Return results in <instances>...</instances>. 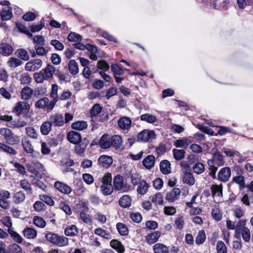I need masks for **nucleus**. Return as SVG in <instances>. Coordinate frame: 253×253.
<instances>
[{
  "label": "nucleus",
  "instance_id": "nucleus-49",
  "mask_svg": "<svg viewBox=\"0 0 253 253\" xmlns=\"http://www.w3.org/2000/svg\"><path fill=\"white\" fill-rule=\"evenodd\" d=\"M102 109V108L100 106L99 104H95L92 107L90 111V117L92 118L93 117L96 116L101 112Z\"/></svg>",
  "mask_w": 253,
  "mask_h": 253
},
{
  "label": "nucleus",
  "instance_id": "nucleus-15",
  "mask_svg": "<svg viewBox=\"0 0 253 253\" xmlns=\"http://www.w3.org/2000/svg\"><path fill=\"white\" fill-rule=\"evenodd\" d=\"M182 181L190 186H192L195 184V179L191 172L185 170L182 176Z\"/></svg>",
  "mask_w": 253,
  "mask_h": 253
},
{
  "label": "nucleus",
  "instance_id": "nucleus-58",
  "mask_svg": "<svg viewBox=\"0 0 253 253\" xmlns=\"http://www.w3.org/2000/svg\"><path fill=\"white\" fill-rule=\"evenodd\" d=\"M22 146L24 151L28 153L32 154L34 152V149L31 143L29 141H25L22 142Z\"/></svg>",
  "mask_w": 253,
  "mask_h": 253
},
{
  "label": "nucleus",
  "instance_id": "nucleus-1",
  "mask_svg": "<svg viewBox=\"0 0 253 253\" xmlns=\"http://www.w3.org/2000/svg\"><path fill=\"white\" fill-rule=\"evenodd\" d=\"M225 163L224 156L219 152H215L212 157V158L208 161V164L209 166L210 172V175L213 178L216 177V172L218 167L223 166Z\"/></svg>",
  "mask_w": 253,
  "mask_h": 253
},
{
  "label": "nucleus",
  "instance_id": "nucleus-23",
  "mask_svg": "<svg viewBox=\"0 0 253 253\" xmlns=\"http://www.w3.org/2000/svg\"><path fill=\"white\" fill-rule=\"evenodd\" d=\"M20 141V137L15 135L12 131L10 133L8 137L5 139L6 142L8 145H14L19 144Z\"/></svg>",
  "mask_w": 253,
  "mask_h": 253
},
{
  "label": "nucleus",
  "instance_id": "nucleus-38",
  "mask_svg": "<svg viewBox=\"0 0 253 253\" xmlns=\"http://www.w3.org/2000/svg\"><path fill=\"white\" fill-rule=\"evenodd\" d=\"M212 196H222V186L220 185H213L211 187Z\"/></svg>",
  "mask_w": 253,
  "mask_h": 253
},
{
  "label": "nucleus",
  "instance_id": "nucleus-12",
  "mask_svg": "<svg viewBox=\"0 0 253 253\" xmlns=\"http://www.w3.org/2000/svg\"><path fill=\"white\" fill-rule=\"evenodd\" d=\"M67 138L72 143L77 144L81 140V136L79 133L75 131H71L68 133Z\"/></svg>",
  "mask_w": 253,
  "mask_h": 253
},
{
  "label": "nucleus",
  "instance_id": "nucleus-4",
  "mask_svg": "<svg viewBox=\"0 0 253 253\" xmlns=\"http://www.w3.org/2000/svg\"><path fill=\"white\" fill-rule=\"evenodd\" d=\"M42 61L40 59H32L28 62L25 67V69L28 71H35L42 67Z\"/></svg>",
  "mask_w": 253,
  "mask_h": 253
},
{
  "label": "nucleus",
  "instance_id": "nucleus-14",
  "mask_svg": "<svg viewBox=\"0 0 253 253\" xmlns=\"http://www.w3.org/2000/svg\"><path fill=\"white\" fill-rule=\"evenodd\" d=\"M98 162L102 167L107 168L111 165L113 163V159L110 156L102 155L99 157Z\"/></svg>",
  "mask_w": 253,
  "mask_h": 253
},
{
  "label": "nucleus",
  "instance_id": "nucleus-50",
  "mask_svg": "<svg viewBox=\"0 0 253 253\" xmlns=\"http://www.w3.org/2000/svg\"><path fill=\"white\" fill-rule=\"evenodd\" d=\"M16 53L18 57L21 59L27 61L29 59V56L27 51L24 49H19L16 51Z\"/></svg>",
  "mask_w": 253,
  "mask_h": 253
},
{
  "label": "nucleus",
  "instance_id": "nucleus-44",
  "mask_svg": "<svg viewBox=\"0 0 253 253\" xmlns=\"http://www.w3.org/2000/svg\"><path fill=\"white\" fill-rule=\"evenodd\" d=\"M87 145V143L85 142H82L77 145L75 148L76 153L80 156H82L86 149Z\"/></svg>",
  "mask_w": 253,
  "mask_h": 253
},
{
  "label": "nucleus",
  "instance_id": "nucleus-17",
  "mask_svg": "<svg viewBox=\"0 0 253 253\" xmlns=\"http://www.w3.org/2000/svg\"><path fill=\"white\" fill-rule=\"evenodd\" d=\"M155 157L152 155H148L143 160V165L148 169L152 168L155 164Z\"/></svg>",
  "mask_w": 253,
  "mask_h": 253
},
{
  "label": "nucleus",
  "instance_id": "nucleus-31",
  "mask_svg": "<svg viewBox=\"0 0 253 253\" xmlns=\"http://www.w3.org/2000/svg\"><path fill=\"white\" fill-rule=\"evenodd\" d=\"M140 120L150 124H154L157 121L156 117L150 114H144L140 116Z\"/></svg>",
  "mask_w": 253,
  "mask_h": 253
},
{
  "label": "nucleus",
  "instance_id": "nucleus-59",
  "mask_svg": "<svg viewBox=\"0 0 253 253\" xmlns=\"http://www.w3.org/2000/svg\"><path fill=\"white\" fill-rule=\"evenodd\" d=\"M216 250L217 253H227V248L225 244L221 241L217 242Z\"/></svg>",
  "mask_w": 253,
  "mask_h": 253
},
{
  "label": "nucleus",
  "instance_id": "nucleus-8",
  "mask_svg": "<svg viewBox=\"0 0 253 253\" xmlns=\"http://www.w3.org/2000/svg\"><path fill=\"white\" fill-rule=\"evenodd\" d=\"M30 109L29 104L26 102L19 101L17 102L13 109V112L17 115L20 116L24 110L28 111Z\"/></svg>",
  "mask_w": 253,
  "mask_h": 253
},
{
  "label": "nucleus",
  "instance_id": "nucleus-19",
  "mask_svg": "<svg viewBox=\"0 0 253 253\" xmlns=\"http://www.w3.org/2000/svg\"><path fill=\"white\" fill-rule=\"evenodd\" d=\"M41 71L45 77V80H47L52 77L55 72V69L52 65L48 64L47 66Z\"/></svg>",
  "mask_w": 253,
  "mask_h": 253
},
{
  "label": "nucleus",
  "instance_id": "nucleus-48",
  "mask_svg": "<svg viewBox=\"0 0 253 253\" xmlns=\"http://www.w3.org/2000/svg\"><path fill=\"white\" fill-rule=\"evenodd\" d=\"M7 231L15 242L18 243L22 242L23 238L19 234L14 231L13 229H8Z\"/></svg>",
  "mask_w": 253,
  "mask_h": 253
},
{
  "label": "nucleus",
  "instance_id": "nucleus-20",
  "mask_svg": "<svg viewBox=\"0 0 253 253\" xmlns=\"http://www.w3.org/2000/svg\"><path fill=\"white\" fill-rule=\"evenodd\" d=\"M161 171L164 174H168L171 172L170 164L166 160H163L160 164Z\"/></svg>",
  "mask_w": 253,
  "mask_h": 253
},
{
  "label": "nucleus",
  "instance_id": "nucleus-41",
  "mask_svg": "<svg viewBox=\"0 0 253 253\" xmlns=\"http://www.w3.org/2000/svg\"><path fill=\"white\" fill-rule=\"evenodd\" d=\"M68 244V238L64 236L58 235L55 245L58 247H64Z\"/></svg>",
  "mask_w": 253,
  "mask_h": 253
},
{
  "label": "nucleus",
  "instance_id": "nucleus-27",
  "mask_svg": "<svg viewBox=\"0 0 253 253\" xmlns=\"http://www.w3.org/2000/svg\"><path fill=\"white\" fill-rule=\"evenodd\" d=\"M131 204V199L129 196L127 195L123 196L119 200L120 206L124 208L130 207Z\"/></svg>",
  "mask_w": 253,
  "mask_h": 253
},
{
  "label": "nucleus",
  "instance_id": "nucleus-11",
  "mask_svg": "<svg viewBox=\"0 0 253 253\" xmlns=\"http://www.w3.org/2000/svg\"><path fill=\"white\" fill-rule=\"evenodd\" d=\"M114 186L117 190L126 191V186L124 184L123 178L122 176L117 175L115 177L114 179Z\"/></svg>",
  "mask_w": 253,
  "mask_h": 253
},
{
  "label": "nucleus",
  "instance_id": "nucleus-6",
  "mask_svg": "<svg viewBox=\"0 0 253 253\" xmlns=\"http://www.w3.org/2000/svg\"><path fill=\"white\" fill-rule=\"evenodd\" d=\"M132 121L129 117L124 116L121 117L118 121L119 127L123 130L128 131L131 126Z\"/></svg>",
  "mask_w": 253,
  "mask_h": 253
},
{
  "label": "nucleus",
  "instance_id": "nucleus-42",
  "mask_svg": "<svg viewBox=\"0 0 253 253\" xmlns=\"http://www.w3.org/2000/svg\"><path fill=\"white\" fill-rule=\"evenodd\" d=\"M241 234L243 239L246 242H250L251 240V232L247 227H243L241 230Z\"/></svg>",
  "mask_w": 253,
  "mask_h": 253
},
{
  "label": "nucleus",
  "instance_id": "nucleus-26",
  "mask_svg": "<svg viewBox=\"0 0 253 253\" xmlns=\"http://www.w3.org/2000/svg\"><path fill=\"white\" fill-rule=\"evenodd\" d=\"M33 94V89L29 86H25L22 88L21 92V99L28 100L30 99Z\"/></svg>",
  "mask_w": 253,
  "mask_h": 253
},
{
  "label": "nucleus",
  "instance_id": "nucleus-5",
  "mask_svg": "<svg viewBox=\"0 0 253 253\" xmlns=\"http://www.w3.org/2000/svg\"><path fill=\"white\" fill-rule=\"evenodd\" d=\"M231 176V171L230 168L224 167L218 171L217 178L220 181L225 182L229 180Z\"/></svg>",
  "mask_w": 253,
  "mask_h": 253
},
{
  "label": "nucleus",
  "instance_id": "nucleus-43",
  "mask_svg": "<svg viewBox=\"0 0 253 253\" xmlns=\"http://www.w3.org/2000/svg\"><path fill=\"white\" fill-rule=\"evenodd\" d=\"M172 154L174 158L177 161H179L184 158L185 151L184 150L173 149Z\"/></svg>",
  "mask_w": 253,
  "mask_h": 253
},
{
  "label": "nucleus",
  "instance_id": "nucleus-13",
  "mask_svg": "<svg viewBox=\"0 0 253 253\" xmlns=\"http://www.w3.org/2000/svg\"><path fill=\"white\" fill-rule=\"evenodd\" d=\"M13 51V47L6 43H0V54L3 56H9Z\"/></svg>",
  "mask_w": 253,
  "mask_h": 253
},
{
  "label": "nucleus",
  "instance_id": "nucleus-40",
  "mask_svg": "<svg viewBox=\"0 0 253 253\" xmlns=\"http://www.w3.org/2000/svg\"><path fill=\"white\" fill-rule=\"evenodd\" d=\"M94 233L107 239H111V235L107 231L101 228H97L94 231Z\"/></svg>",
  "mask_w": 253,
  "mask_h": 253
},
{
  "label": "nucleus",
  "instance_id": "nucleus-53",
  "mask_svg": "<svg viewBox=\"0 0 253 253\" xmlns=\"http://www.w3.org/2000/svg\"><path fill=\"white\" fill-rule=\"evenodd\" d=\"M20 186L29 194H32V190L31 184L26 179H23L20 181Z\"/></svg>",
  "mask_w": 253,
  "mask_h": 253
},
{
  "label": "nucleus",
  "instance_id": "nucleus-60",
  "mask_svg": "<svg viewBox=\"0 0 253 253\" xmlns=\"http://www.w3.org/2000/svg\"><path fill=\"white\" fill-rule=\"evenodd\" d=\"M193 169L194 172L197 174H201L204 172L205 166L202 163H197L193 166Z\"/></svg>",
  "mask_w": 253,
  "mask_h": 253
},
{
  "label": "nucleus",
  "instance_id": "nucleus-25",
  "mask_svg": "<svg viewBox=\"0 0 253 253\" xmlns=\"http://www.w3.org/2000/svg\"><path fill=\"white\" fill-rule=\"evenodd\" d=\"M49 99L47 97H43L35 102V105L37 108L48 109V105L49 103Z\"/></svg>",
  "mask_w": 253,
  "mask_h": 253
},
{
  "label": "nucleus",
  "instance_id": "nucleus-39",
  "mask_svg": "<svg viewBox=\"0 0 253 253\" xmlns=\"http://www.w3.org/2000/svg\"><path fill=\"white\" fill-rule=\"evenodd\" d=\"M22 64V61L20 59L14 57L9 58L7 62V65L11 68H15Z\"/></svg>",
  "mask_w": 253,
  "mask_h": 253
},
{
  "label": "nucleus",
  "instance_id": "nucleus-21",
  "mask_svg": "<svg viewBox=\"0 0 253 253\" xmlns=\"http://www.w3.org/2000/svg\"><path fill=\"white\" fill-rule=\"evenodd\" d=\"M10 145L3 142H0V151H2L12 156L16 155L17 153V151Z\"/></svg>",
  "mask_w": 253,
  "mask_h": 253
},
{
  "label": "nucleus",
  "instance_id": "nucleus-33",
  "mask_svg": "<svg viewBox=\"0 0 253 253\" xmlns=\"http://www.w3.org/2000/svg\"><path fill=\"white\" fill-rule=\"evenodd\" d=\"M68 68L70 74L76 75L79 73L78 63L74 60H71L68 63Z\"/></svg>",
  "mask_w": 253,
  "mask_h": 253
},
{
  "label": "nucleus",
  "instance_id": "nucleus-55",
  "mask_svg": "<svg viewBox=\"0 0 253 253\" xmlns=\"http://www.w3.org/2000/svg\"><path fill=\"white\" fill-rule=\"evenodd\" d=\"M44 45H35L34 48L36 50V53L39 56H46L47 53V50H46L43 47Z\"/></svg>",
  "mask_w": 253,
  "mask_h": 253
},
{
  "label": "nucleus",
  "instance_id": "nucleus-32",
  "mask_svg": "<svg viewBox=\"0 0 253 253\" xmlns=\"http://www.w3.org/2000/svg\"><path fill=\"white\" fill-rule=\"evenodd\" d=\"M64 233L68 236H74L78 234V229L75 225H71L65 229Z\"/></svg>",
  "mask_w": 253,
  "mask_h": 253
},
{
  "label": "nucleus",
  "instance_id": "nucleus-28",
  "mask_svg": "<svg viewBox=\"0 0 253 253\" xmlns=\"http://www.w3.org/2000/svg\"><path fill=\"white\" fill-rule=\"evenodd\" d=\"M153 250L155 253H169V248L161 243H157L153 246Z\"/></svg>",
  "mask_w": 253,
  "mask_h": 253
},
{
  "label": "nucleus",
  "instance_id": "nucleus-7",
  "mask_svg": "<svg viewBox=\"0 0 253 253\" xmlns=\"http://www.w3.org/2000/svg\"><path fill=\"white\" fill-rule=\"evenodd\" d=\"M180 193L181 191L179 188H174L167 193L165 197L166 200L169 202H174L179 198Z\"/></svg>",
  "mask_w": 253,
  "mask_h": 253
},
{
  "label": "nucleus",
  "instance_id": "nucleus-22",
  "mask_svg": "<svg viewBox=\"0 0 253 253\" xmlns=\"http://www.w3.org/2000/svg\"><path fill=\"white\" fill-rule=\"evenodd\" d=\"M99 145L102 149H107L111 147L110 138L107 134H103L99 142Z\"/></svg>",
  "mask_w": 253,
  "mask_h": 253
},
{
  "label": "nucleus",
  "instance_id": "nucleus-34",
  "mask_svg": "<svg viewBox=\"0 0 253 253\" xmlns=\"http://www.w3.org/2000/svg\"><path fill=\"white\" fill-rule=\"evenodd\" d=\"M232 182L237 184L240 190H243L245 188V177L242 175L234 177L232 179Z\"/></svg>",
  "mask_w": 253,
  "mask_h": 253
},
{
  "label": "nucleus",
  "instance_id": "nucleus-54",
  "mask_svg": "<svg viewBox=\"0 0 253 253\" xmlns=\"http://www.w3.org/2000/svg\"><path fill=\"white\" fill-rule=\"evenodd\" d=\"M1 19L3 21L10 20L12 17V13L11 10H2L0 12Z\"/></svg>",
  "mask_w": 253,
  "mask_h": 253
},
{
  "label": "nucleus",
  "instance_id": "nucleus-57",
  "mask_svg": "<svg viewBox=\"0 0 253 253\" xmlns=\"http://www.w3.org/2000/svg\"><path fill=\"white\" fill-rule=\"evenodd\" d=\"M197 127L205 133L211 136L215 135L214 131L211 128H209L208 126H204L201 125H198L197 126Z\"/></svg>",
  "mask_w": 253,
  "mask_h": 253
},
{
  "label": "nucleus",
  "instance_id": "nucleus-30",
  "mask_svg": "<svg viewBox=\"0 0 253 253\" xmlns=\"http://www.w3.org/2000/svg\"><path fill=\"white\" fill-rule=\"evenodd\" d=\"M110 246L119 253H123L125 248L122 244L117 240H113L110 242Z\"/></svg>",
  "mask_w": 253,
  "mask_h": 253
},
{
  "label": "nucleus",
  "instance_id": "nucleus-24",
  "mask_svg": "<svg viewBox=\"0 0 253 253\" xmlns=\"http://www.w3.org/2000/svg\"><path fill=\"white\" fill-rule=\"evenodd\" d=\"M192 142V141L189 138H183L182 139L176 140L174 143V145L176 147L186 148Z\"/></svg>",
  "mask_w": 253,
  "mask_h": 253
},
{
  "label": "nucleus",
  "instance_id": "nucleus-46",
  "mask_svg": "<svg viewBox=\"0 0 253 253\" xmlns=\"http://www.w3.org/2000/svg\"><path fill=\"white\" fill-rule=\"evenodd\" d=\"M116 227L118 231L121 235L126 236L128 234V229L125 224L120 222L118 223Z\"/></svg>",
  "mask_w": 253,
  "mask_h": 253
},
{
  "label": "nucleus",
  "instance_id": "nucleus-56",
  "mask_svg": "<svg viewBox=\"0 0 253 253\" xmlns=\"http://www.w3.org/2000/svg\"><path fill=\"white\" fill-rule=\"evenodd\" d=\"M13 199L16 204H19L24 201L25 199V196L24 193L19 191L15 193Z\"/></svg>",
  "mask_w": 253,
  "mask_h": 253
},
{
  "label": "nucleus",
  "instance_id": "nucleus-52",
  "mask_svg": "<svg viewBox=\"0 0 253 253\" xmlns=\"http://www.w3.org/2000/svg\"><path fill=\"white\" fill-rule=\"evenodd\" d=\"M33 222L34 224L40 228H43L46 225V222L44 220L39 216H35L33 218Z\"/></svg>",
  "mask_w": 253,
  "mask_h": 253
},
{
  "label": "nucleus",
  "instance_id": "nucleus-47",
  "mask_svg": "<svg viewBox=\"0 0 253 253\" xmlns=\"http://www.w3.org/2000/svg\"><path fill=\"white\" fill-rule=\"evenodd\" d=\"M174 223L176 226V229L179 230H182L185 224L184 216L183 215H179L175 219Z\"/></svg>",
  "mask_w": 253,
  "mask_h": 253
},
{
  "label": "nucleus",
  "instance_id": "nucleus-9",
  "mask_svg": "<svg viewBox=\"0 0 253 253\" xmlns=\"http://www.w3.org/2000/svg\"><path fill=\"white\" fill-rule=\"evenodd\" d=\"M54 186L59 191L65 194H69L72 192V189L70 186L59 181L54 183Z\"/></svg>",
  "mask_w": 253,
  "mask_h": 253
},
{
  "label": "nucleus",
  "instance_id": "nucleus-3",
  "mask_svg": "<svg viewBox=\"0 0 253 253\" xmlns=\"http://www.w3.org/2000/svg\"><path fill=\"white\" fill-rule=\"evenodd\" d=\"M156 137L155 133L153 130L144 129L140 131L137 135V141L139 142H147Z\"/></svg>",
  "mask_w": 253,
  "mask_h": 253
},
{
  "label": "nucleus",
  "instance_id": "nucleus-64",
  "mask_svg": "<svg viewBox=\"0 0 253 253\" xmlns=\"http://www.w3.org/2000/svg\"><path fill=\"white\" fill-rule=\"evenodd\" d=\"M8 253H22V250L17 244H13L9 246Z\"/></svg>",
  "mask_w": 253,
  "mask_h": 253
},
{
  "label": "nucleus",
  "instance_id": "nucleus-16",
  "mask_svg": "<svg viewBox=\"0 0 253 253\" xmlns=\"http://www.w3.org/2000/svg\"><path fill=\"white\" fill-rule=\"evenodd\" d=\"M161 233L160 231H154L146 236V240L149 244L156 243L160 237Z\"/></svg>",
  "mask_w": 253,
  "mask_h": 253
},
{
  "label": "nucleus",
  "instance_id": "nucleus-37",
  "mask_svg": "<svg viewBox=\"0 0 253 253\" xmlns=\"http://www.w3.org/2000/svg\"><path fill=\"white\" fill-rule=\"evenodd\" d=\"M111 146H112L115 148L120 147L122 143V138L120 136L115 135L110 137Z\"/></svg>",
  "mask_w": 253,
  "mask_h": 253
},
{
  "label": "nucleus",
  "instance_id": "nucleus-61",
  "mask_svg": "<svg viewBox=\"0 0 253 253\" xmlns=\"http://www.w3.org/2000/svg\"><path fill=\"white\" fill-rule=\"evenodd\" d=\"M206 239V235L204 230H200L196 238L195 242L197 244H201L204 242Z\"/></svg>",
  "mask_w": 253,
  "mask_h": 253
},
{
  "label": "nucleus",
  "instance_id": "nucleus-51",
  "mask_svg": "<svg viewBox=\"0 0 253 253\" xmlns=\"http://www.w3.org/2000/svg\"><path fill=\"white\" fill-rule=\"evenodd\" d=\"M101 191L105 195H109L113 192V186L112 184H105L101 186Z\"/></svg>",
  "mask_w": 253,
  "mask_h": 253
},
{
  "label": "nucleus",
  "instance_id": "nucleus-45",
  "mask_svg": "<svg viewBox=\"0 0 253 253\" xmlns=\"http://www.w3.org/2000/svg\"><path fill=\"white\" fill-rule=\"evenodd\" d=\"M152 202L155 205H162L164 203L163 197L161 193H157L152 196Z\"/></svg>",
  "mask_w": 253,
  "mask_h": 253
},
{
  "label": "nucleus",
  "instance_id": "nucleus-29",
  "mask_svg": "<svg viewBox=\"0 0 253 253\" xmlns=\"http://www.w3.org/2000/svg\"><path fill=\"white\" fill-rule=\"evenodd\" d=\"M148 187V184L145 180H142L138 184L137 191L139 194L144 195L147 192Z\"/></svg>",
  "mask_w": 253,
  "mask_h": 253
},
{
  "label": "nucleus",
  "instance_id": "nucleus-10",
  "mask_svg": "<svg viewBox=\"0 0 253 253\" xmlns=\"http://www.w3.org/2000/svg\"><path fill=\"white\" fill-rule=\"evenodd\" d=\"M50 121L55 126H61L64 125V117L60 114H55L50 117Z\"/></svg>",
  "mask_w": 253,
  "mask_h": 253
},
{
  "label": "nucleus",
  "instance_id": "nucleus-63",
  "mask_svg": "<svg viewBox=\"0 0 253 253\" xmlns=\"http://www.w3.org/2000/svg\"><path fill=\"white\" fill-rule=\"evenodd\" d=\"M50 44L57 50H62L64 49V45L62 43L57 40H52L50 42Z\"/></svg>",
  "mask_w": 253,
  "mask_h": 253
},
{
  "label": "nucleus",
  "instance_id": "nucleus-2",
  "mask_svg": "<svg viewBox=\"0 0 253 253\" xmlns=\"http://www.w3.org/2000/svg\"><path fill=\"white\" fill-rule=\"evenodd\" d=\"M58 86L57 84H53L51 85V89L50 92V97L52 99L49 103L48 109L51 110L54 108L56 103L59 100L58 95Z\"/></svg>",
  "mask_w": 253,
  "mask_h": 253
},
{
  "label": "nucleus",
  "instance_id": "nucleus-18",
  "mask_svg": "<svg viewBox=\"0 0 253 253\" xmlns=\"http://www.w3.org/2000/svg\"><path fill=\"white\" fill-rule=\"evenodd\" d=\"M24 236L28 239H35L37 236V232L31 227L25 228L22 232Z\"/></svg>",
  "mask_w": 253,
  "mask_h": 253
},
{
  "label": "nucleus",
  "instance_id": "nucleus-35",
  "mask_svg": "<svg viewBox=\"0 0 253 253\" xmlns=\"http://www.w3.org/2000/svg\"><path fill=\"white\" fill-rule=\"evenodd\" d=\"M52 124L50 121L43 122L41 126V132L43 135H47L51 129Z\"/></svg>",
  "mask_w": 253,
  "mask_h": 253
},
{
  "label": "nucleus",
  "instance_id": "nucleus-62",
  "mask_svg": "<svg viewBox=\"0 0 253 253\" xmlns=\"http://www.w3.org/2000/svg\"><path fill=\"white\" fill-rule=\"evenodd\" d=\"M40 199L43 202L46 203L49 206H53L54 204V202L52 199L46 195H41L39 196Z\"/></svg>",
  "mask_w": 253,
  "mask_h": 253
},
{
  "label": "nucleus",
  "instance_id": "nucleus-36",
  "mask_svg": "<svg viewBox=\"0 0 253 253\" xmlns=\"http://www.w3.org/2000/svg\"><path fill=\"white\" fill-rule=\"evenodd\" d=\"M72 127L74 129L83 130L87 127V123L84 121H77L72 124Z\"/></svg>",
  "mask_w": 253,
  "mask_h": 253
}]
</instances>
